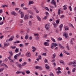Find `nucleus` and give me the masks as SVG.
<instances>
[{"instance_id":"obj_14","label":"nucleus","mask_w":76,"mask_h":76,"mask_svg":"<svg viewBox=\"0 0 76 76\" xmlns=\"http://www.w3.org/2000/svg\"><path fill=\"white\" fill-rule=\"evenodd\" d=\"M53 25L54 26V28H56V27L57 26V24H56V23H53Z\"/></svg>"},{"instance_id":"obj_44","label":"nucleus","mask_w":76,"mask_h":76,"mask_svg":"<svg viewBox=\"0 0 76 76\" xmlns=\"http://www.w3.org/2000/svg\"><path fill=\"white\" fill-rule=\"evenodd\" d=\"M4 66L5 67V69L7 70V68H8V66H7L6 64Z\"/></svg>"},{"instance_id":"obj_45","label":"nucleus","mask_w":76,"mask_h":76,"mask_svg":"<svg viewBox=\"0 0 76 76\" xmlns=\"http://www.w3.org/2000/svg\"><path fill=\"white\" fill-rule=\"evenodd\" d=\"M54 47V46L52 44V45L50 47V48H51L52 49H53Z\"/></svg>"},{"instance_id":"obj_23","label":"nucleus","mask_w":76,"mask_h":76,"mask_svg":"<svg viewBox=\"0 0 76 76\" xmlns=\"http://www.w3.org/2000/svg\"><path fill=\"white\" fill-rule=\"evenodd\" d=\"M22 71H17L16 72V73L17 75H18V74H20L21 73V72Z\"/></svg>"},{"instance_id":"obj_39","label":"nucleus","mask_w":76,"mask_h":76,"mask_svg":"<svg viewBox=\"0 0 76 76\" xmlns=\"http://www.w3.org/2000/svg\"><path fill=\"white\" fill-rule=\"evenodd\" d=\"M58 41H61L62 40V38L59 37L58 38Z\"/></svg>"},{"instance_id":"obj_31","label":"nucleus","mask_w":76,"mask_h":76,"mask_svg":"<svg viewBox=\"0 0 76 76\" xmlns=\"http://www.w3.org/2000/svg\"><path fill=\"white\" fill-rule=\"evenodd\" d=\"M16 13L15 11H12V14L13 15H16Z\"/></svg>"},{"instance_id":"obj_25","label":"nucleus","mask_w":76,"mask_h":76,"mask_svg":"<svg viewBox=\"0 0 76 76\" xmlns=\"http://www.w3.org/2000/svg\"><path fill=\"white\" fill-rule=\"evenodd\" d=\"M63 26V24H61L60 27V31H61V29H62V26Z\"/></svg>"},{"instance_id":"obj_48","label":"nucleus","mask_w":76,"mask_h":76,"mask_svg":"<svg viewBox=\"0 0 76 76\" xmlns=\"http://www.w3.org/2000/svg\"><path fill=\"white\" fill-rule=\"evenodd\" d=\"M60 22L59 21V20H57L56 21V23H57V24H58V23H59V22Z\"/></svg>"},{"instance_id":"obj_54","label":"nucleus","mask_w":76,"mask_h":76,"mask_svg":"<svg viewBox=\"0 0 76 76\" xmlns=\"http://www.w3.org/2000/svg\"><path fill=\"white\" fill-rule=\"evenodd\" d=\"M69 25L70 26H72V27L73 28H74V27H73V25H72V24H69Z\"/></svg>"},{"instance_id":"obj_29","label":"nucleus","mask_w":76,"mask_h":76,"mask_svg":"<svg viewBox=\"0 0 76 76\" xmlns=\"http://www.w3.org/2000/svg\"><path fill=\"white\" fill-rule=\"evenodd\" d=\"M9 53L10 54V55L11 56H13V53H12V51L11 52H9Z\"/></svg>"},{"instance_id":"obj_22","label":"nucleus","mask_w":76,"mask_h":76,"mask_svg":"<svg viewBox=\"0 0 76 76\" xmlns=\"http://www.w3.org/2000/svg\"><path fill=\"white\" fill-rule=\"evenodd\" d=\"M61 10L60 9H58V15H60V13H61Z\"/></svg>"},{"instance_id":"obj_62","label":"nucleus","mask_w":76,"mask_h":76,"mask_svg":"<svg viewBox=\"0 0 76 76\" xmlns=\"http://www.w3.org/2000/svg\"><path fill=\"white\" fill-rule=\"evenodd\" d=\"M23 9L24 10H28V8L26 7H24Z\"/></svg>"},{"instance_id":"obj_16","label":"nucleus","mask_w":76,"mask_h":76,"mask_svg":"<svg viewBox=\"0 0 76 76\" xmlns=\"http://www.w3.org/2000/svg\"><path fill=\"white\" fill-rule=\"evenodd\" d=\"M59 46L60 48H62V49H64V47L61 46V45L60 44V43H59Z\"/></svg>"},{"instance_id":"obj_3","label":"nucleus","mask_w":76,"mask_h":76,"mask_svg":"<svg viewBox=\"0 0 76 76\" xmlns=\"http://www.w3.org/2000/svg\"><path fill=\"white\" fill-rule=\"evenodd\" d=\"M51 4H54L55 7H56V2L54 1V0H52Z\"/></svg>"},{"instance_id":"obj_40","label":"nucleus","mask_w":76,"mask_h":76,"mask_svg":"<svg viewBox=\"0 0 76 76\" xmlns=\"http://www.w3.org/2000/svg\"><path fill=\"white\" fill-rule=\"evenodd\" d=\"M25 6V4L24 3L21 4V7H22L23 6Z\"/></svg>"},{"instance_id":"obj_34","label":"nucleus","mask_w":76,"mask_h":76,"mask_svg":"<svg viewBox=\"0 0 76 76\" xmlns=\"http://www.w3.org/2000/svg\"><path fill=\"white\" fill-rule=\"evenodd\" d=\"M51 40L54 42H56V40H55V39H54V38H52Z\"/></svg>"},{"instance_id":"obj_15","label":"nucleus","mask_w":76,"mask_h":76,"mask_svg":"<svg viewBox=\"0 0 76 76\" xmlns=\"http://www.w3.org/2000/svg\"><path fill=\"white\" fill-rule=\"evenodd\" d=\"M8 45H9V44H7L6 43H4V47H6V46H8Z\"/></svg>"},{"instance_id":"obj_9","label":"nucleus","mask_w":76,"mask_h":76,"mask_svg":"<svg viewBox=\"0 0 76 76\" xmlns=\"http://www.w3.org/2000/svg\"><path fill=\"white\" fill-rule=\"evenodd\" d=\"M20 14H21V18H23V17H24V14L23 13V12H20Z\"/></svg>"},{"instance_id":"obj_60","label":"nucleus","mask_w":76,"mask_h":76,"mask_svg":"<svg viewBox=\"0 0 76 76\" xmlns=\"http://www.w3.org/2000/svg\"><path fill=\"white\" fill-rule=\"evenodd\" d=\"M68 64L69 65H72V64H73V62H70Z\"/></svg>"},{"instance_id":"obj_17","label":"nucleus","mask_w":76,"mask_h":76,"mask_svg":"<svg viewBox=\"0 0 76 76\" xmlns=\"http://www.w3.org/2000/svg\"><path fill=\"white\" fill-rule=\"evenodd\" d=\"M25 72L26 74H29L31 73V72H30L29 70H26Z\"/></svg>"},{"instance_id":"obj_13","label":"nucleus","mask_w":76,"mask_h":76,"mask_svg":"<svg viewBox=\"0 0 76 76\" xmlns=\"http://www.w3.org/2000/svg\"><path fill=\"white\" fill-rule=\"evenodd\" d=\"M26 64H27V63L26 62H24L23 64H22V66H25Z\"/></svg>"},{"instance_id":"obj_55","label":"nucleus","mask_w":76,"mask_h":76,"mask_svg":"<svg viewBox=\"0 0 76 76\" xmlns=\"http://www.w3.org/2000/svg\"><path fill=\"white\" fill-rule=\"evenodd\" d=\"M21 73H22L23 75H25V73L24 72L21 71Z\"/></svg>"},{"instance_id":"obj_43","label":"nucleus","mask_w":76,"mask_h":76,"mask_svg":"<svg viewBox=\"0 0 76 76\" xmlns=\"http://www.w3.org/2000/svg\"><path fill=\"white\" fill-rule=\"evenodd\" d=\"M32 49H33V50H37V48H36L35 47H34V46H32Z\"/></svg>"},{"instance_id":"obj_46","label":"nucleus","mask_w":76,"mask_h":76,"mask_svg":"<svg viewBox=\"0 0 76 76\" xmlns=\"http://www.w3.org/2000/svg\"><path fill=\"white\" fill-rule=\"evenodd\" d=\"M42 56H47V54L46 53H45L42 54Z\"/></svg>"},{"instance_id":"obj_58","label":"nucleus","mask_w":76,"mask_h":76,"mask_svg":"<svg viewBox=\"0 0 76 76\" xmlns=\"http://www.w3.org/2000/svg\"><path fill=\"white\" fill-rule=\"evenodd\" d=\"M64 15H62L61 17V19H62V18H64Z\"/></svg>"},{"instance_id":"obj_36","label":"nucleus","mask_w":76,"mask_h":76,"mask_svg":"<svg viewBox=\"0 0 76 76\" xmlns=\"http://www.w3.org/2000/svg\"><path fill=\"white\" fill-rule=\"evenodd\" d=\"M60 56L61 57H63V53L62 52L61 53Z\"/></svg>"},{"instance_id":"obj_11","label":"nucleus","mask_w":76,"mask_h":76,"mask_svg":"<svg viewBox=\"0 0 76 76\" xmlns=\"http://www.w3.org/2000/svg\"><path fill=\"white\" fill-rule=\"evenodd\" d=\"M44 44L45 46H48V45H49V43H48L47 42H45Z\"/></svg>"},{"instance_id":"obj_28","label":"nucleus","mask_w":76,"mask_h":76,"mask_svg":"<svg viewBox=\"0 0 76 76\" xmlns=\"http://www.w3.org/2000/svg\"><path fill=\"white\" fill-rule=\"evenodd\" d=\"M11 48H12V50H13L14 49H15V48H16V46H11L10 47Z\"/></svg>"},{"instance_id":"obj_6","label":"nucleus","mask_w":76,"mask_h":76,"mask_svg":"<svg viewBox=\"0 0 76 76\" xmlns=\"http://www.w3.org/2000/svg\"><path fill=\"white\" fill-rule=\"evenodd\" d=\"M64 28L65 29V31H69V27H68V26H64Z\"/></svg>"},{"instance_id":"obj_41","label":"nucleus","mask_w":76,"mask_h":76,"mask_svg":"<svg viewBox=\"0 0 76 76\" xmlns=\"http://www.w3.org/2000/svg\"><path fill=\"white\" fill-rule=\"evenodd\" d=\"M39 70H42L43 69H42V67L41 66H40L39 67Z\"/></svg>"},{"instance_id":"obj_20","label":"nucleus","mask_w":76,"mask_h":76,"mask_svg":"<svg viewBox=\"0 0 76 76\" xmlns=\"http://www.w3.org/2000/svg\"><path fill=\"white\" fill-rule=\"evenodd\" d=\"M37 19L38 20H39V21H41V18H40V17H39L38 16H37Z\"/></svg>"},{"instance_id":"obj_5","label":"nucleus","mask_w":76,"mask_h":76,"mask_svg":"<svg viewBox=\"0 0 76 76\" xmlns=\"http://www.w3.org/2000/svg\"><path fill=\"white\" fill-rule=\"evenodd\" d=\"M14 37H15L14 36H12L11 38L9 39V41H12V40H13V38H14Z\"/></svg>"},{"instance_id":"obj_38","label":"nucleus","mask_w":76,"mask_h":76,"mask_svg":"<svg viewBox=\"0 0 76 76\" xmlns=\"http://www.w3.org/2000/svg\"><path fill=\"white\" fill-rule=\"evenodd\" d=\"M18 67H21L22 66L21 64H18Z\"/></svg>"},{"instance_id":"obj_52","label":"nucleus","mask_w":76,"mask_h":76,"mask_svg":"<svg viewBox=\"0 0 76 76\" xmlns=\"http://www.w3.org/2000/svg\"><path fill=\"white\" fill-rule=\"evenodd\" d=\"M45 63H48V60L47 59H45Z\"/></svg>"},{"instance_id":"obj_7","label":"nucleus","mask_w":76,"mask_h":76,"mask_svg":"<svg viewBox=\"0 0 76 76\" xmlns=\"http://www.w3.org/2000/svg\"><path fill=\"white\" fill-rule=\"evenodd\" d=\"M34 1H29L28 2L29 5H31L32 4H34Z\"/></svg>"},{"instance_id":"obj_32","label":"nucleus","mask_w":76,"mask_h":76,"mask_svg":"<svg viewBox=\"0 0 76 76\" xmlns=\"http://www.w3.org/2000/svg\"><path fill=\"white\" fill-rule=\"evenodd\" d=\"M28 13H30V14H31V15H33V12H32L30 10H28Z\"/></svg>"},{"instance_id":"obj_21","label":"nucleus","mask_w":76,"mask_h":76,"mask_svg":"<svg viewBox=\"0 0 76 76\" xmlns=\"http://www.w3.org/2000/svg\"><path fill=\"white\" fill-rule=\"evenodd\" d=\"M28 19V17L27 16V15H26L24 17V19L25 20H26V19Z\"/></svg>"},{"instance_id":"obj_4","label":"nucleus","mask_w":76,"mask_h":76,"mask_svg":"<svg viewBox=\"0 0 76 76\" xmlns=\"http://www.w3.org/2000/svg\"><path fill=\"white\" fill-rule=\"evenodd\" d=\"M45 27L47 29V30L48 29L50 28V24H48L45 26Z\"/></svg>"},{"instance_id":"obj_61","label":"nucleus","mask_w":76,"mask_h":76,"mask_svg":"<svg viewBox=\"0 0 76 76\" xmlns=\"http://www.w3.org/2000/svg\"><path fill=\"white\" fill-rule=\"evenodd\" d=\"M29 39H30V40H31V39H32V37H30L29 38Z\"/></svg>"},{"instance_id":"obj_18","label":"nucleus","mask_w":76,"mask_h":76,"mask_svg":"<svg viewBox=\"0 0 76 76\" xmlns=\"http://www.w3.org/2000/svg\"><path fill=\"white\" fill-rule=\"evenodd\" d=\"M15 51L16 53H18V52H19V48H17L15 50Z\"/></svg>"},{"instance_id":"obj_1","label":"nucleus","mask_w":76,"mask_h":76,"mask_svg":"<svg viewBox=\"0 0 76 76\" xmlns=\"http://www.w3.org/2000/svg\"><path fill=\"white\" fill-rule=\"evenodd\" d=\"M63 36L65 37V38H67L68 37H69V36H68V34H67V32H64L63 34Z\"/></svg>"},{"instance_id":"obj_27","label":"nucleus","mask_w":76,"mask_h":76,"mask_svg":"<svg viewBox=\"0 0 76 76\" xmlns=\"http://www.w3.org/2000/svg\"><path fill=\"white\" fill-rule=\"evenodd\" d=\"M20 47H21V48H23V47H24V46L23 45V44H20L19 45Z\"/></svg>"},{"instance_id":"obj_26","label":"nucleus","mask_w":76,"mask_h":76,"mask_svg":"<svg viewBox=\"0 0 76 76\" xmlns=\"http://www.w3.org/2000/svg\"><path fill=\"white\" fill-rule=\"evenodd\" d=\"M1 7H8V6L7 5H2Z\"/></svg>"},{"instance_id":"obj_57","label":"nucleus","mask_w":76,"mask_h":76,"mask_svg":"<svg viewBox=\"0 0 76 76\" xmlns=\"http://www.w3.org/2000/svg\"><path fill=\"white\" fill-rule=\"evenodd\" d=\"M29 24L30 25H32V23L31 22V21H29Z\"/></svg>"},{"instance_id":"obj_53","label":"nucleus","mask_w":76,"mask_h":76,"mask_svg":"<svg viewBox=\"0 0 76 76\" xmlns=\"http://www.w3.org/2000/svg\"><path fill=\"white\" fill-rule=\"evenodd\" d=\"M66 48L68 50H70V48L68 46H66Z\"/></svg>"},{"instance_id":"obj_33","label":"nucleus","mask_w":76,"mask_h":76,"mask_svg":"<svg viewBox=\"0 0 76 76\" xmlns=\"http://www.w3.org/2000/svg\"><path fill=\"white\" fill-rule=\"evenodd\" d=\"M35 38L36 40H39V38L38 36H37Z\"/></svg>"},{"instance_id":"obj_10","label":"nucleus","mask_w":76,"mask_h":76,"mask_svg":"<svg viewBox=\"0 0 76 76\" xmlns=\"http://www.w3.org/2000/svg\"><path fill=\"white\" fill-rule=\"evenodd\" d=\"M45 67L46 68V69H50V66H48V65L46 64L45 65Z\"/></svg>"},{"instance_id":"obj_50","label":"nucleus","mask_w":76,"mask_h":76,"mask_svg":"<svg viewBox=\"0 0 76 76\" xmlns=\"http://www.w3.org/2000/svg\"><path fill=\"white\" fill-rule=\"evenodd\" d=\"M15 2H12V6H15Z\"/></svg>"},{"instance_id":"obj_51","label":"nucleus","mask_w":76,"mask_h":76,"mask_svg":"<svg viewBox=\"0 0 76 76\" xmlns=\"http://www.w3.org/2000/svg\"><path fill=\"white\" fill-rule=\"evenodd\" d=\"M45 9H46V10H47L50 12V10H49V9H48V8L47 7H46L45 8Z\"/></svg>"},{"instance_id":"obj_30","label":"nucleus","mask_w":76,"mask_h":76,"mask_svg":"<svg viewBox=\"0 0 76 76\" xmlns=\"http://www.w3.org/2000/svg\"><path fill=\"white\" fill-rule=\"evenodd\" d=\"M75 70H76V68H73L72 70V73H74V72H75Z\"/></svg>"},{"instance_id":"obj_35","label":"nucleus","mask_w":76,"mask_h":76,"mask_svg":"<svg viewBox=\"0 0 76 76\" xmlns=\"http://www.w3.org/2000/svg\"><path fill=\"white\" fill-rule=\"evenodd\" d=\"M35 10L36 13H39V11H38V10H37V9H36V8H35Z\"/></svg>"},{"instance_id":"obj_63","label":"nucleus","mask_w":76,"mask_h":76,"mask_svg":"<svg viewBox=\"0 0 76 76\" xmlns=\"http://www.w3.org/2000/svg\"><path fill=\"white\" fill-rule=\"evenodd\" d=\"M29 18H31V19H32V18H33V16L32 15H31L29 17Z\"/></svg>"},{"instance_id":"obj_42","label":"nucleus","mask_w":76,"mask_h":76,"mask_svg":"<svg viewBox=\"0 0 76 76\" xmlns=\"http://www.w3.org/2000/svg\"><path fill=\"white\" fill-rule=\"evenodd\" d=\"M53 58H55V57H56V53H54L53 55Z\"/></svg>"},{"instance_id":"obj_56","label":"nucleus","mask_w":76,"mask_h":76,"mask_svg":"<svg viewBox=\"0 0 76 76\" xmlns=\"http://www.w3.org/2000/svg\"><path fill=\"white\" fill-rule=\"evenodd\" d=\"M11 56H9L8 57V58L10 60H12V59H11Z\"/></svg>"},{"instance_id":"obj_8","label":"nucleus","mask_w":76,"mask_h":76,"mask_svg":"<svg viewBox=\"0 0 76 76\" xmlns=\"http://www.w3.org/2000/svg\"><path fill=\"white\" fill-rule=\"evenodd\" d=\"M19 56L20 55H19V54L15 55L14 57L15 59V60H18V58L17 57H18V56Z\"/></svg>"},{"instance_id":"obj_2","label":"nucleus","mask_w":76,"mask_h":76,"mask_svg":"<svg viewBox=\"0 0 76 76\" xmlns=\"http://www.w3.org/2000/svg\"><path fill=\"white\" fill-rule=\"evenodd\" d=\"M26 56L28 57H30L31 56V54L30 52H28L26 53Z\"/></svg>"},{"instance_id":"obj_24","label":"nucleus","mask_w":76,"mask_h":76,"mask_svg":"<svg viewBox=\"0 0 76 76\" xmlns=\"http://www.w3.org/2000/svg\"><path fill=\"white\" fill-rule=\"evenodd\" d=\"M28 38H29V36L28 35H27L26 36L25 38L26 39H28Z\"/></svg>"},{"instance_id":"obj_12","label":"nucleus","mask_w":76,"mask_h":76,"mask_svg":"<svg viewBox=\"0 0 76 76\" xmlns=\"http://www.w3.org/2000/svg\"><path fill=\"white\" fill-rule=\"evenodd\" d=\"M54 47H57V46H58V45L57 44V43H52V44Z\"/></svg>"},{"instance_id":"obj_37","label":"nucleus","mask_w":76,"mask_h":76,"mask_svg":"<svg viewBox=\"0 0 76 76\" xmlns=\"http://www.w3.org/2000/svg\"><path fill=\"white\" fill-rule=\"evenodd\" d=\"M69 8L70 9V11H72V7L71 6H69Z\"/></svg>"},{"instance_id":"obj_47","label":"nucleus","mask_w":76,"mask_h":76,"mask_svg":"<svg viewBox=\"0 0 76 76\" xmlns=\"http://www.w3.org/2000/svg\"><path fill=\"white\" fill-rule=\"evenodd\" d=\"M47 36H48V34H47L45 35L44 36V38H47Z\"/></svg>"},{"instance_id":"obj_64","label":"nucleus","mask_w":76,"mask_h":76,"mask_svg":"<svg viewBox=\"0 0 76 76\" xmlns=\"http://www.w3.org/2000/svg\"><path fill=\"white\" fill-rule=\"evenodd\" d=\"M38 57L39 59H40V60H41V55H40Z\"/></svg>"},{"instance_id":"obj_19","label":"nucleus","mask_w":76,"mask_h":76,"mask_svg":"<svg viewBox=\"0 0 76 76\" xmlns=\"http://www.w3.org/2000/svg\"><path fill=\"white\" fill-rule=\"evenodd\" d=\"M60 63L61 64H64V62L63 60L60 61Z\"/></svg>"},{"instance_id":"obj_49","label":"nucleus","mask_w":76,"mask_h":76,"mask_svg":"<svg viewBox=\"0 0 76 76\" xmlns=\"http://www.w3.org/2000/svg\"><path fill=\"white\" fill-rule=\"evenodd\" d=\"M40 66H36V69H39Z\"/></svg>"},{"instance_id":"obj_59","label":"nucleus","mask_w":76,"mask_h":76,"mask_svg":"<svg viewBox=\"0 0 76 76\" xmlns=\"http://www.w3.org/2000/svg\"><path fill=\"white\" fill-rule=\"evenodd\" d=\"M61 72L60 71L58 70V71L57 72V73H61Z\"/></svg>"}]
</instances>
